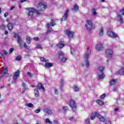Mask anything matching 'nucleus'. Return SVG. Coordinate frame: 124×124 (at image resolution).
Here are the masks:
<instances>
[{
  "instance_id": "obj_38",
  "label": "nucleus",
  "mask_w": 124,
  "mask_h": 124,
  "mask_svg": "<svg viewBox=\"0 0 124 124\" xmlns=\"http://www.w3.org/2000/svg\"><path fill=\"white\" fill-rule=\"evenodd\" d=\"M26 40L28 44H30L31 43V38L30 37H27Z\"/></svg>"
},
{
  "instance_id": "obj_24",
  "label": "nucleus",
  "mask_w": 124,
  "mask_h": 124,
  "mask_svg": "<svg viewBox=\"0 0 124 124\" xmlns=\"http://www.w3.org/2000/svg\"><path fill=\"white\" fill-rule=\"evenodd\" d=\"M117 17L119 20H118L120 22V24H123L124 23V19L123 18V16L121 15H118Z\"/></svg>"
},
{
  "instance_id": "obj_29",
  "label": "nucleus",
  "mask_w": 124,
  "mask_h": 124,
  "mask_svg": "<svg viewBox=\"0 0 124 124\" xmlns=\"http://www.w3.org/2000/svg\"><path fill=\"white\" fill-rule=\"evenodd\" d=\"M56 46H57L60 49H62V48H63V47L65 46V44L59 43L56 45Z\"/></svg>"
},
{
  "instance_id": "obj_19",
  "label": "nucleus",
  "mask_w": 124,
  "mask_h": 124,
  "mask_svg": "<svg viewBox=\"0 0 124 124\" xmlns=\"http://www.w3.org/2000/svg\"><path fill=\"white\" fill-rule=\"evenodd\" d=\"M37 87L38 90H42V91H45V88L43 86L42 83H38Z\"/></svg>"
},
{
  "instance_id": "obj_55",
  "label": "nucleus",
  "mask_w": 124,
  "mask_h": 124,
  "mask_svg": "<svg viewBox=\"0 0 124 124\" xmlns=\"http://www.w3.org/2000/svg\"><path fill=\"white\" fill-rule=\"evenodd\" d=\"M106 124H112L111 123L110 121H106Z\"/></svg>"
},
{
  "instance_id": "obj_14",
  "label": "nucleus",
  "mask_w": 124,
  "mask_h": 124,
  "mask_svg": "<svg viewBox=\"0 0 124 124\" xmlns=\"http://www.w3.org/2000/svg\"><path fill=\"white\" fill-rule=\"evenodd\" d=\"M64 32L65 34L67 35L69 38H72V37H73V35H74V33L68 30L65 31Z\"/></svg>"
},
{
  "instance_id": "obj_39",
  "label": "nucleus",
  "mask_w": 124,
  "mask_h": 124,
  "mask_svg": "<svg viewBox=\"0 0 124 124\" xmlns=\"http://www.w3.org/2000/svg\"><path fill=\"white\" fill-rule=\"evenodd\" d=\"M70 52L72 55H75V50H72V47H70Z\"/></svg>"
},
{
  "instance_id": "obj_56",
  "label": "nucleus",
  "mask_w": 124,
  "mask_h": 124,
  "mask_svg": "<svg viewBox=\"0 0 124 124\" xmlns=\"http://www.w3.org/2000/svg\"><path fill=\"white\" fill-rule=\"evenodd\" d=\"M4 33L5 34H8V31H7L6 30H5Z\"/></svg>"
},
{
  "instance_id": "obj_7",
  "label": "nucleus",
  "mask_w": 124,
  "mask_h": 124,
  "mask_svg": "<svg viewBox=\"0 0 124 124\" xmlns=\"http://www.w3.org/2000/svg\"><path fill=\"white\" fill-rule=\"evenodd\" d=\"M91 54H92V51L91 50H87V53L84 57V59H85V62H86V65L87 68L90 66V62H89V60L88 59H89V57H90Z\"/></svg>"
},
{
  "instance_id": "obj_50",
  "label": "nucleus",
  "mask_w": 124,
  "mask_h": 124,
  "mask_svg": "<svg viewBox=\"0 0 124 124\" xmlns=\"http://www.w3.org/2000/svg\"><path fill=\"white\" fill-rule=\"evenodd\" d=\"M85 122L87 124H90V119L87 118L86 120H85Z\"/></svg>"
},
{
  "instance_id": "obj_28",
  "label": "nucleus",
  "mask_w": 124,
  "mask_h": 124,
  "mask_svg": "<svg viewBox=\"0 0 124 124\" xmlns=\"http://www.w3.org/2000/svg\"><path fill=\"white\" fill-rule=\"evenodd\" d=\"M34 96L38 98L39 97V92L38 91V90L37 89H35L34 91Z\"/></svg>"
},
{
  "instance_id": "obj_10",
  "label": "nucleus",
  "mask_w": 124,
  "mask_h": 124,
  "mask_svg": "<svg viewBox=\"0 0 124 124\" xmlns=\"http://www.w3.org/2000/svg\"><path fill=\"white\" fill-rule=\"evenodd\" d=\"M69 13V10L68 9L66 10L65 14L63 15L61 18V21L63 22V21H66L68 18V14Z\"/></svg>"
},
{
  "instance_id": "obj_36",
  "label": "nucleus",
  "mask_w": 124,
  "mask_h": 124,
  "mask_svg": "<svg viewBox=\"0 0 124 124\" xmlns=\"http://www.w3.org/2000/svg\"><path fill=\"white\" fill-rule=\"evenodd\" d=\"M74 92H79V88L77 86H75L74 88Z\"/></svg>"
},
{
  "instance_id": "obj_32",
  "label": "nucleus",
  "mask_w": 124,
  "mask_h": 124,
  "mask_svg": "<svg viewBox=\"0 0 124 124\" xmlns=\"http://www.w3.org/2000/svg\"><path fill=\"white\" fill-rule=\"evenodd\" d=\"M46 67H52L53 63H46L45 64Z\"/></svg>"
},
{
  "instance_id": "obj_3",
  "label": "nucleus",
  "mask_w": 124,
  "mask_h": 124,
  "mask_svg": "<svg viewBox=\"0 0 124 124\" xmlns=\"http://www.w3.org/2000/svg\"><path fill=\"white\" fill-rule=\"evenodd\" d=\"M69 107L71 109H72L73 112H76L77 110V105L76 104V102L73 99H71L69 101Z\"/></svg>"
},
{
  "instance_id": "obj_20",
  "label": "nucleus",
  "mask_w": 124,
  "mask_h": 124,
  "mask_svg": "<svg viewBox=\"0 0 124 124\" xmlns=\"http://www.w3.org/2000/svg\"><path fill=\"white\" fill-rule=\"evenodd\" d=\"M56 21L57 20H56V19H51L49 23L50 26L51 27H54V26H56V25H57V24L56 23Z\"/></svg>"
},
{
  "instance_id": "obj_47",
  "label": "nucleus",
  "mask_w": 124,
  "mask_h": 124,
  "mask_svg": "<svg viewBox=\"0 0 124 124\" xmlns=\"http://www.w3.org/2000/svg\"><path fill=\"white\" fill-rule=\"evenodd\" d=\"M105 97H106V94H103L100 96V98H101V99H103V98H105Z\"/></svg>"
},
{
  "instance_id": "obj_35",
  "label": "nucleus",
  "mask_w": 124,
  "mask_h": 124,
  "mask_svg": "<svg viewBox=\"0 0 124 124\" xmlns=\"http://www.w3.org/2000/svg\"><path fill=\"white\" fill-rule=\"evenodd\" d=\"M46 124H52V122L50 121V120L48 118L46 119Z\"/></svg>"
},
{
  "instance_id": "obj_22",
  "label": "nucleus",
  "mask_w": 124,
  "mask_h": 124,
  "mask_svg": "<svg viewBox=\"0 0 124 124\" xmlns=\"http://www.w3.org/2000/svg\"><path fill=\"white\" fill-rule=\"evenodd\" d=\"M8 53L5 50H1V53H0V55L4 58V56H7Z\"/></svg>"
},
{
  "instance_id": "obj_25",
  "label": "nucleus",
  "mask_w": 124,
  "mask_h": 124,
  "mask_svg": "<svg viewBox=\"0 0 124 124\" xmlns=\"http://www.w3.org/2000/svg\"><path fill=\"white\" fill-rule=\"evenodd\" d=\"M117 73H118V74H119V75H121V76L124 75V67L121 68L120 70H119Z\"/></svg>"
},
{
  "instance_id": "obj_63",
  "label": "nucleus",
  "mask_w": 124,
  "mask_h": 124,
  "mask_svg": "<svg viewBox=\"0 0 124 124\" xmlns=\"http://www.w3.org/2000/svg\"><path fill=\"white\" fill-rule=\"evenodd\" d=\"M24 1H27V0H20V2L22 3V2H24Z\"/></svg>"
},
{
  "instance_id": "obj_60",
  "label": "nucleus",
  "mask_w": 124,
  "mask_h": 124,
  "mask_svg": "<svg viewBox=\"0 0 124 124\" xmlns=\"http://www.w3.org/2000/svg\"><path fill=\"white\" fill-rule=\"evenodd\" d=\"M54 124H60V123L57 121H55Z\"/></svg>"
},
{
  "instance_id": "obj_21",
  "label": "nucleus",
  "mask_w": 124,
  "mask_h": 124,
  "mask_svg": "<svg viewBox=\"0 0 124 124\" xmlns=\"http://www.w3.org/2000/svg\"><path fill=\"white\" fill-rule=\"evenodd\" d=\"M46 28H48L46 33L49 34L51 31H52V27H50V23H47L46 25Z\"/></svg>"
},
{
  "instance_id": "obj_5",
  "label": "nucleus",
  "mask_w": 124,
  "mask_h": 124,
  "mask_svg": "<svg viewBox=\"0 0 124 124\" xmlns=\"http://www.w3.org/2000/svg\"><path fill=\"white\" fill-rule=\"evenodd\" d=\"M104 67L101 66H99L98 68V71H99L100 73H101V75H99L98 77V80H100L101 79L104 78V76H105L104 73L103 72L104 71Z\"/></svg>"
},
{
  "instance_id": "obj_41",
  "label": "nucleus",
  "mask_w": 124,
  "mask_h": 124,
  "mask_svg": "<svg viewBox=\"0 0 124 124\" xmlns=\"http://www.w3.org/2000/svg\"><path fill=\"white\" fill-rule=\"evenodd\" d=\"M21 59L22 57H21L20 56H18L16 58V61H21Z\"/></svg>"
},
{
  "instance_id": "obj_18",
  "label": "nucleus",
  "mask_w": 124,
  "mask_h": 124,
  "mask_svg": "<svg viewBox=\"0 0 124 124\" xmlns=\"http://www.w3.org/2000/svg\"><path fill=\"white\" fill-rule=\"evenodd\" d=\"M13 27H14V25L13 24V23L11 22H9L8 23L7 27L9 31H11V30L13 29Z\"/></svg>"
},
{
  "instance_id": "obj_33",
  "label": "nucleus",
  "mask_w": 124,
  "mask_h": 124,
  "mask_svg": "<svg viewBox=\"0 0 124 124\" xmlns=\"http://www.w3.org/2000/svg\"><path fill=\"white\" fill-rule=\"evenodd\" d=\"M104 32V31L103 30V28H102L100 29V32L99 33V35H100V36H102V35H103Z\"/></svg>"
},
{
  "instance_id": "obj_13",
  "label": "nucleus",
  "mask_w": 124,
  "mask_h": 124,
  "mask_svg": "<svg viewBox=\"0 0 124 124\" xmlns=\"http://www.w3.org/2000/svg\"><path fill=\"white\" fill-rule=\"evenodd\" d=\"M8 72V67H6L3 68V70L2 71V73L0 74V78H3L4 75Z\"/></svg>"
},
{
  "instance_id": "obj_17",
  "label": "nucleus",
  "mask_w": 124,
  "mask_h": 124,
  "mask_svg": "<svg viewBox=\"0 0 124 124\" xmlns=\"http://www.w3.org/2000/svg\"><path fill=\"white\" fill-rule=\"evenodd\" d=\"M26 82H22V83L21 84L22 87H23L22 89V93H25L26 91L28 89V87H26Z\"/></svg>"
},
{
  "instance_id": "obj_44",
  "label": "nucleus",
  "mask_w": 124,
  "mask_h": 124,
  "mask_svg": "<svg viewBox=\"0 0 124 124\" xmlns=\"http://www.w3.org/2000/svg\"><path fill=\"white\" fill-rule=\"evenodd\" d=\"M27 106H28L29 108H32V107H33V104L29 103L27 104Z\"/></svg>"
},
{
  "instance_id": "obj_53",
  "label": "nucleus",
  "mask_w": 124,
  "mask_h": 124,
  "mask_svg": "<svg viewBox=\"0 0 124 124\" xmlns=\"http://www.w3.org/2000/svg\"><path fill=\"white\" fill-rule=\"evenodd\" d=\"M55 94H59V91H58L57 89H55Z\"/></svg>"
},
{
  "instance_id": "obj_48",
  "label": "nucleus",
  "mask_w": 124,
  "mask_h": 124,
  "mask_svg": "<svg viewBox=\"0 0 124 124\" xmlns=\"http://www.w3.org/2000/svg\"><path fill=\"white\" fill-rule=\"evenodd\" d=\"M47 110H48V108H47L44 107V108L43 109V111L44 112H45V113H46V112H47Z\"/></svg>"
},
{
  "instance_id": "obj_9",
  "label": "nucleus",
  "mask_w": 124,
  "mask_h": 124,
  "mask_svg": "<svg viewBox=\"0 0 124 124\" xmlns=\"http://www.w3.org/2000/svg\"><path fill=\"white\" fill-rule=\"evenodd\" d=\"M20 73L21 71H20V70H17L16 71L14 72L13 75V80H18V78L20 77Z\"/></svg>"
},
{
  "instance_id": "obj_11",
  "label": "nucleus",
  "mask_w": 124,
  "mask_h": 124,
  "mask_svg": "<svg viewBox=\"0 0 124 124\" xmlns=\"http://www.w3.org/2000/svg\"><path fill=\"white\" fill-rule=\"evenodd\" d=\"M103 49H104V46H103V44L101 43L97 44L96 46V50L98 51L99 52L100 51H103Z\"/></svg>"
},
{
  "instance_id": "obj_6",
  "label": "nucleus",
  "mask_w": 124,
  "mask_h": 124,
  "mask_svg": "<svg viewBox=\"0 0 124 124\" xmlns=\"http://www.w3.org/2000/svg\"><path fill=\"white\" fill-rule=\"evenodd\" d=\"M38 9L39 11H45L47 9V5L43 4L41 2H39L37 6Z\"/></svg>"
},
{
  "instance_id": "obj_42",
  "label": "nucleus",
  "mask_w": 124,
  "mask_h": 124,
  "mask_svg": "<svg viewBox=\"0 0 124 124\" xmlns=\"http://www.w3.org/2000/svg\"><path fill=\"white\" fill-rule=\"evenodd\" d=\"M37 49H40L41 50H42V46L40 45H38V46H36L35 47Z\"/></svg>"
},
{
  "instance_id": "obj_8",
  "label": "nucleus",
  "mask_w": 124,
  "mask_h": 124,
  "mask_svg": "<svg viewBox=\"0 0 124 124\" xmlns=\"http://www.w3.org/2000/svg\"><path fill=\"white\" fill-rule=\"evenodd\" d=\"M58 58H59V59L62 58L61 59V62H65L67 60V58H64V53H62V51L58 52Z\"/></svg>"
},
{
  "instance_id": "obj_61",
  "label": "nucleus",
  "mask_w": 124,
  "mask_h": 124,
  "mask_svg": "<svg viewBox=\"0 0 124 124\" xmlns=\"http://www.w3.org/2000/svg\"><path fill=\"white\" fill-rule=\"evenodd\" d=\"M60 87L61 88H63V83H61Z\"/></svg>"
},
{
  "instance_id": "obj_52",
  "label": "nucleus",
  "mask_w": 124,
  "mask_h": 124,
  "mask_svg": "<svg viewBox=\"0 0 124 124\" xmlns=\"http://www.w3.org/2000/svg\"><path fill=\"white\" fill-rule=\"evenodd\" d=\"M7 16H8V13H7V12L5 13V14H4V17L5 18H6V17H7Z\"/></svg>"
},
{
  "instance_id": "obj_40",
  "label": "nucleus",
  "mask_w": 124,
  "mask_h": 124,
  "mask_svg": "<svg viewBox=\"0 0 124 124\" xmlns=\"http://www.w3.org/2000/svg\"><path fill=\"white\" fill-rule=\"evenodd\" d=\"M1 30H2V31H5V29H6V27L4 26V25L2 24L1 25Z\"/></svg>"
},
{
  "instance_id": "obj_58",
  "label": "nucleus",
  "mask_w": 124,
  "mask_h": 124,
  "mask_svg": "<svg viewBox=\"0 0 124 124\" xmlns=\"http://www.w3.org/2000/svg\"><path fill=\"white\" fill-rule=\"evenodd\" d=\"M63 42H64V41L63 40H60V43L62 44V43H63Z\"/></svg>"
},
{
  "instance_id": "obj_4",
  "label": "nucleus",
  "mask_w": 124,
  "mask_h": 124,
  "mask_svg": "<svg viewBox=\"0 0 124 124\" xmlns=\"http://www.w3.org/2000/svg\"><path fill=\"white\" fill-rule=\"evenodd\" d=\"M14 38H17V43L19 45V47L22 48V43H23V40L18 34H16V32H14Z\"/></svg>"
},
{
  "instance_id": "obj_51",
  "label": "nucleus",
  "mask_w": 124,
  "mask_h": 124,
  "mask_svg": "<svg viewBox=\"0 0 124 124\" xmlns=\"http://www.w3.org/2000/svg\"><path fill=\"white\" fill-rule=\"evenodd\" d=\"M33 39L34 40H35V41H37L39 40V38H38V37H34Z\"/></svg>"
},
{
  "instance_id": "obj_16",
  "label": "nucleus",
  "mask_w": 124,
  "mask_h": 124,
  "mask_svg": "<svg viewBox=\"0 0 124 124\" xmlns=\"http://www.w3.org/2000/svg\"><path fill=\"white\" fill-rule=\"evenodd\" d=\"M99 113L97 111H95L91 114V120H94L95 119V117H98Z\"/></svg>"
},
{
  "instance_id": "obj_54",
  "label": "nucleus",
  "mask_w": 124,
  "mask_h": 124,
  "mask_svg": "<svg viewBox=\"0 0 124 124\" xmlns=\"http://www.w3.org/2000/svg\"><path fill=\"white\" fill-rule=\"evenodd\" d=\"M27 75H28V76H30V77H31V74L30 72H28L27 73Z\"/></svg>"
},
{
  "instance_id": "obj_26",
  "label": "nucleus",
  "mask_w": 124,
  "mask_h": 124,
  "mask_svg": "<svg viewBox=\"0 0 124 124\" xmlns=\"http://www.w3.org/2000/svg\"><path fill=\"white\" fill-rule=\"evenodd\" d=\"M98 118L99 119V121H100V122H102L103 123H104V122L106 121L105 118L103 116H101L99 113V115H98Z\"/></svg>"
},
{
  "instance_id": "obj_12",
  "label": "nucleus",
  "mask_w": 124,
  "mask_h": 124,
  "mask_svg": "<svg viewBox=\"0 0 124 124\" xmlns=\"http://www.w3.org/2000/svg\"><path fill=\"white\" fill-rule=\"evenodd\" d=\"M107 34L109 36V37H113V38H116V37H118V35L112 31H108Z\"/></svg>"
},
{
  "instance_id": "obj_34",
  "label": "nucleus",
  "mask_w": 124,
  "mask_h": 124,
  "mask_svg": "<svg viewBox=\"0 0 124 124\" xmlns=\"http://www.w3.org/2000/svg\"><path fill=\"white\" fill-rule=\"evenodd\" d=\"M91 11H92L93 16H95V15H96V12L95 11V9L93 8L92 9Z\"/></svg>"
},
{
  "instance_id": "obj_1",
  "label": "nucleus",
  "mask_w": 124,
  "mask_h": 124,
  "mask_svg": "<svg viewBox=\"0 0 124 124\" xmlns=\"http://www.w3.org/2000/svg\"><path fill=\"white\" fill-rule=\"evenodd\" d=\"M28 13H27V14L29 18L31 20H33L34 19V17L33 16V15L34 13L37 14V15H41V13H39L38 10L33 8H30L28 9Z\"/></svg>"
},
{
  "instance_id": "obj_27",
  "label": "nucleus",
  "mask_w": 124,
  "mask_h": 124,
  "mask_svg": "<svg viewBox=\"0 0 124 124\" xmlns=\"http://www.w3.org/2000/svg\"><path fill=\"white\" fill-rule=\"evenodd\" d=\"M78 9H79V6L77 5H74V7L71 9L72 11H74V12H76L78 11Z\"/></svg>"
},
{
  "instance_id": "obj_30",
  "label": "nucleus",
  "mask_w": 124,
  "mask_h": 124,
  "mask_svg": "<svg viewBox=\"0 0 124 124\" xmlns=\"http://www.w3.org/2000/svg\"><path fill=\"white\" fill-rule=\"evenodd\" d=\"M41 62H48L49 60L45 59V57H40Z\"/></svg>"
},
{
  "instance_id": "obj_49",
  "label": "nucleus",
  "mask_w": 124,
  "mask_h": 124,
  "mask_svg": "<svg viewBox=\"0 0 124 124\" xmlns=\"http://www.w3.org/2000/svg\"><path fill=\"white\" fill-rule=\"evenodd\" d=\"M13 51H14V48H11L9 50V53L11 54V53H12V52H13Z\"/></svg>"
},
{
  "instance_id": "obj_15",
  "label": "nucleus",
  "mask_w": 124,
  "mask_h": 124,
  "mask_svg": "<svg viewBox=\"0 0 124 124\" xmlns=\"http://www.w3.org/2000/svg\"><path fill=\"white\" fill-rule=\"evenodd\" d=\"M106 54L107 55H108V56L109 57H110V58H112V57L113 56V50H112V49H106Z\"/></svg>"
},
{
  "instance_id": "obj_2",
  "label": "nucleus",
  "mask_w": 124,
  "mask_h": 124,
  "mask_svg": "<svg viewBox=\"0 0 124 124\" xmlns=\"http://www.w3.org/2000/svg\"><path fill=\"white\" fill-rule=\"evenodd\" d=\"M85 28H86V30L91 31L92 30H93V21L90 19H88L86 20V24H85Z\"/></svg>"
},
{
  "instance_id": "obj_59",
  "label": "nucleus",
  "mask_w": 124,
  "mask_h": 124,
  "mask_svg": "<svg viewBox=\"0 0 124 124\" xmlns=\"http://www.w3.org/2000/svg\"><path fill=\"white\" fill-rule=\"evenodd\" d=\"M14 8H15V6H12L10 8V10H13V9H14Z\"/></svg>"
},
{
  "instance_id": "obj_57",
  "label": "nucleus",
  "mask_w": 124,
  "mask_h": 124,
  "mask_svg": "<svg viewBox=\"0 0 124 124\" xmlns=\"http://www.w3.org/2000/svg\"><path fill=\"white\" fill-rule=\"evenodd\" d=\"M69 120V121H71L73 120H74V117H72L70 118Z\"/></svg>"
},
{
  "instance_id": "obj_62",
  "label": "nucleus",
  "mask_w": 124,
  "mask_h": 124,
  "mask_svg": "<svg viewBox=\"0 0 124 124\" xmlns=\"http://www.w3.org/2000/svg\"><path fill=\"white\" fill-rule=\"evenodd\" d=\"M61 84H63V79H62L60 81Z\"/></svg>"
},
{
  "instance_id": "obj_46",
  "label": "nucleus",
  "mask_w": 124,
  "mask_h": 124,
  "mask_svg": "<svg viewBox=\"0 0 124 124\" xmlns=\"http://www.w3.org/2000/svg\"><path fill=\"white\" fill-rule=\"evenodd\" d=\"M23 46L25 49H27V50L30 49V48L28 47V45H27V44L26 43L24 44Z\"/></svg>"
},
{
  "instance_id": "obj_43",
  "label": "nucleus",
  "mask_w": 124,
  "mask_h": 124,
  "mask_svg": "<svg viewBox=\"0 0 124 124\" xmlns=\"http://www.w3.org/2000/svg\"><path fill=\"white\" fill-rule=\"evenodd\" d=\"M62 109L64 111H67V110H68V106H64L62 107Z\"/></svg>"
},
{
  "instance_id": "obj_31",
  "label": "nucleus",
  "mask_w": 124,
  "mask_h": 124,
  "mask_svg": "<svg viewBox=\"0 0 124 124\" xmlns=\"http://www.w3.org/2000/svg\"><path fill=\"white\" fill-rule=\"evenodd\" d=\"M96 102L99 105H100V106H102L103 105H104V103H103V102L100 100H97L96 101Z\"/></svg>"
},
{
  "instance_id": "obj_37",
  "label": "nucleus",
  "mask_w": 124,
  "mask_h": 124,
  "mask_svg": "<svg viewBox=\"0 0 124 124\" xmlns=\"http://www.w3.org/2000/svg\"><path fill=\"white\" fill-rule=\"evenodd\" d=\"M46 114H47L48 115H52V110L48 109L46 111Z\"/></svg>"
},
{
  "instance_id": "obj_64",
  "label": "nucleus",
  "mask_w": 124,
  "mask_h": 124,
  "mask_svg": "<svg viewBox=\"0 0 124 124\" xmlns=\"http://www.w3.org/2000/svg\"><path fill=\"white\" fill-rule=\"evenodd\" d=\"M122 11H123V13H122V15H124V11L120 10V12H122Z\"/></svg>"
},
{
  "instance_id": "obj_23",
  "label": "nucleus",
  "mask_w": 124,
  "mask_h": 124,
  "mask_svg": "<svg viewBox=\"0 0 124 124\" xmlns=\"http://www.w3.org/2000/svg\"><path fill=\"white\" fill-rule=\"evenodd\" d=\"M118 81V79H112L110 80L109 82V85L110 86H114L117 83V81Z\"/></svg>"
},
{
  "instance_id": "obj_45",
  "label": "nucleus",
  "mask_w": 124,
  "mask_h": 124,
  "mask_svg": "<svg viewBox=\"0 0 124 124\" xmlns=\"http://www.w3.org/2000/svg\"><path fill=\"white\" fill-rule=\"evenodd\" d=\"M41 111L40 108H37V109L35 110L34 112L36 113V114H38Z\"/></svg>"
}]
</instances>
